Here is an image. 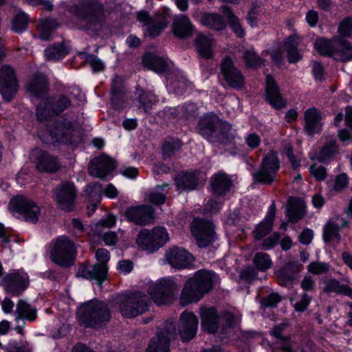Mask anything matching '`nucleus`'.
<instances>
[{"instance_id":"f704fd0d","label":"nucleus","mask_w":352,"mask_h":352,"mask_svg":"<svg viewBox=\"0 0 352 352\" xmlns=\"http://www.w3.org/2000/svg\"><path fill=\"white\" fill-rule=\"evenodd\" d=\"M40 207L31 199L23 197V221L35 224L38 221Z\"/></svg>"},{"instance_id":"4be33fe9","label":"nucleus","mask_w":352,"mask_h":352,"mask_svg":"<svg viewBox=\"0 0 352 352\" xmlns=\"http://www.w3.org/2000/svg\"><path fill=\"white\" fill-rule=\"evenodd\" d=\"M266 100L276 109H280L286 107V101L280 93L274 78L271 75L266 76Z\"/></svg>"},{"instance_id":"a19ab883","label":"nucleus","mask_w":352,"mask_h":352,"mask_svg":"<svg viewBox=\"0 0 352 352\" xmlns=\"http://www.w3.org/2000/svg\"><path fill=\"white\" fill-rule=\"evenodd\" d=\"M102 185L98 182H91L87 185L85 193L89 202L92 203L93 211H95L97 205L100 202Z\"/></svg>"},{"instance_id":"aec40b11","label":"nucleus","mask_w":352,"mask_h":352,"mask_svg":"<svg viewBox=\"0 0 352 352\" xmlns=\"http://www.w3.org/2000/svg\"><path fill=\"white\" fill-rule=\"evenodd\" d=\"M108 273V267L104 264L96 263L92 265L86 264H80L77 273V277L89 280H96L100 287L102 283L107 279Z\"/></svg>"},{"instance_id":"f8f14e48","label":"nucleus","mask_w":352,"mask_h":352,"mask_svg":"<svg viewBox=\"0 0 352 352\" xmlns=\"http://www.w3.org/2000/svg\"><path fill=\"white\" fill-rule=\"evenodd\" d=\"M190 230L196 244L200 248H206L212 245L217 239L214 226L210 221L195 219Z\"/></svg>"},{"instance_id":"e2e57ef3","label":"nucleus","mask_w":352,"mask_h":352,"mask_svg":"<svg viewBox=\"0 0 352 352\" xmlns=\"http://www.w3.org/2000/svg\"><path fill=\"white\" fill-rule=\"evenodd\" d=\"M37 318L36 307L23 301V320L34 321Z\"/></svg>"},{"instance_id":"6e6552de","label":"nucleus","mask_w":352,"mask_h":352,"mask_svg":"<svg viewBox=\"0 0 352 352\" xmlns=\"http://www.w3.org/2000/svg\"><path fill=\"white\" fill-rule=\"evenodd\" d=\"M179 287L173 278H162L148 288L154 302L160 306L171 304L176 298Z\"/></svg>"},{"instance_id":"13d9d810","label":"nucleus","mask_w":352,"mask_h":352,"mask_svg":"<svg viewBox=\"0 0 352 352\" xmlns=\"http://www.w3.org/2000/svg\"><path fill=\"white\" fill-rule=\"evenodd\" d=\"M131 298H137L135 300L138 302V303L134 304L133 306L135 308H138V307L142 306L144 309V313L146 312L148 307L151 304L150 298L145 294L138 292H135L130 295Z\"/></svg>"},{"instance_id":"4d7b16f0","label":"nucleus","mask_w":352,"mask_h":352,"mask_svg":"<svg viewBox=\"0 0 352 352\" xmlns=\"http://www.w3.org/2000/svg\"><path fill=\"white\" fill-rule=\"evenodd\" d=\"M179 148L180 144L179 141L173 140L171 141L164 142L162 146L164 159L166 160V158L173 156Z\"/></svg>"},{"instance_id":"72a5a7b5","label":"nucleus","mask_w":352,"mask_h":352,"mask_svg":"<svg viewBox=\"0 0 352 352\" xmlns=\"http://www.w3.org/2000/svg\"><path fill=\"white\" fill-rule=\"evenodd\" d=\"M137 298H131L130 295L125 296L120 301V311L121 314L126 318H133L144 313L143 307L135 308L133 306L135 303Z\"/></svg>"},{"instance_id":"f3484780","label":"nucleus","mask_w":352,"mask_h":352,"mask_svg":"<svg viewBox=\"0 0 352 352\" xmlns=\"http://www.w3.org/2000/svg\"><path fill=\"white\" fill-rule=\"evenodd\" d=\"M198 318L191 312H183L177 324L178 334L183 342L195 338L197 331Z\"/></svg>"},{"instance_id":"338daca9","label":"nucleus","mask_w":352,"mask_h":352,"mask_svg":"<svg viewBox=\"0 0 352 352\" xmlns=\"http://www.w3.org/2000/svg\"><path fill=\"white\" fill-rule=\"evenodd\" d=\"M325 286L324 287V292L326 293L335 292L339 294L341 291L342 285L340 284V282L335 278L329 279L325 281Z\"/></svg>"},{"instance_id":"b1692460","label":"nucleus","mask_w":352,"mask_h":352,"mask_svg":"<svg viewBox=\"0 0 352 352\" xmlns=\"http://www.w3.org/2000/svg\"><path fill=\"white\" fill-rule=\"evenodd\" d=\"M199 173L182 171L175 177L176 187L182 191L192 190L197 188L199 182Z\"/></svg>"},{"instance_id":"680f3d73","label":"nucleus","mask_w":352,"mask_h":352,"mask_svg":"<svg viewBox=\"0 0 352 352\" xmlns=\"http://www.w3.org/2000/svg\"><path fill=\"white\" fill-rule=\"evenodd\" d=\"M309 173L318 181L324 180L327 175L326 168L322 166H318L316 164L310 166Z\"/></svg>"},{"instance_id":"2eb2a0df","label":"nucleus","mask_w":352,"mask_h":352,"mask_svg":"<svg viewBox=\"0 0 352 352\" xmlns=\"http://www.w3.org/2000/svg\"><path fill=\"white\" fill-rule=\"evenodd\" d=\"M128 221L138 226H146L151 223L155 218L154 208L151 205L131 206L124 212Z\"/></svg>"},{"instance_id":"a211bd4d","label":"nucleus","mask_w":352,"mask_h":352,"mask_svg":"<svg viewBox=\"0 0 352 352\" xmlns=\"http://www.w3.org/2000/svg\"><path fill=\"white\" fill-rule=\"evenodd\" d=\"M302 265L298 261H289L275 272L278 283L284 287L292 286L298 278Z\"/></svg>"},{"instance_id":"a18cd8bd","label":"nucleus","mask_w":352,"mask_h":352,"mask_svg":"<svg viewBox=\"0 0 352 352\" xmlns=\"http://www.w3.org/2000/svg\"><path fill=\"white\" fill-rule=\"evenodd\" d=\"M338 151V146L335 140H331L329 143L324 145L319 153L315 157H311V160H316L320 163H326L331 160L334 155Z\"/></svg>"},{"instance_id":"4c0bfd02","label":"nucleus","mask_w":352,"mask_h":352,"mask_svg":"<svg viewBox=\"0 0 352 352\" xmlns=\"http://www.w3.org/2000/svg\"><path fill=\"white\" fill-rule=\"evenodd\" d=\"M195 45L199 54L205 58H210L212 56V39L204 34H199L195 39Z\"/></svg>"},{"instance_id":"393cba45","label":"nucleus","mask_w":352,"mask_h":352,"mask_svg":"<svg viewBox=\"0 0 352 352\" xmlns=\"http://www.w3.org/2000/svg\"><path fill=\"white\" fill-rule=\"evenodd\" d=\"M135 96L137 107L146 113H150L153 106L158 102L156 95L152 91L139 87L136 88Z\"/></svg>"},{"instance_id":"c85d7f7f","label":"nucleus","mask_w":352,"mask_h":352,"mask_svg":"<svg viewBox=\"0 0 352 352\" xmlns=\"http://www.w3.org/2000/svg\"><path fill=\"white\" fill-rule=\"evenodd\" d=\"M275 214L276 206L273 202L269 208L268 213L265 219L258 224L255 230L253 231L254 237L256 240H261L272 231Z\"/></svg>"},{"instance_id":"0e129e2a","label":"nucleus","mask_w":352,"mask_h":352,"mask_svg":"<svg viewBox=\"0 0 352 352\" xmlns=\"http://www.w3.org/2000/svg\"><path fill=\"white\" fill-rule=\"evenodd\" d=\"M85 60L90 65L94 72H100L104 69L102 62L94 54H87L85 56Z\"/></svg>"},{"instance_id":"dca6fc26","label":"nucleus","mask_w":352,"mask_h":352,"mask_svg":"<svg viewBox=\"0 0 352 352\" xmlns=\"http://www.w3.org/2000/svg\"><path fill=\"white\" fill-rule=\"evenodd\" d=\"M116 168V161L107 155H101L92 159L88 166L89 174L95 177L104 179Z\"/></svg>"},{"instance_id":"a878e982","label":"nucleus","mask_w":352,"mask_h":352,"mask_svg":"<svg viewBox=\"0 0 352 352\" xmlns=\"http://www.w3.org/2000/svg\"><path fill=\"white\" fill-rule=\"evenodd\" d=\"M335 49L333 58L337 61L347 62L352 60V43L340 36H334Z\"/></svg>"},{"instance_id":"cd10ccee","label":"nucleus","mask_w":352,"mask_h":352,"mask_svg":"<svg viewBox=\"0 0 352 352\" xmlns=\"http://www.w3.org/2000/svg\"><path fill=\"white\" fill-rule=\"evenodd\" d=\"M27 91L31 96L39 98L48 91V82L45 76L36 74L27 86Z\"/></svg>"},{"instance_id":"9d476101","label":"nucleus","mask_w":352,"mask_h":352,"mask_svg":"<svg viewBox=\"0 0 352 352\" xmlns=\"http://www.w3.org/2000/svg\"><path fill=\"white\" fill-rule=\"evenodd\" d=\"M280 168V162L276 153L271 151L263 158L260 168L253 173L255 182L263 185H270L276 180Z\"/></svg>"},{"instance_id":"58836bf2","label":"nucleus","mask_w":352,"mask_h":352,"mask_svg":"<svg viewBox=\"0 0 352 352\" xmlns=\"http://www.w3.org/2000/svg\"><path fill=\"white\" fill-rule=\"evenodd\" d=\"M167 82L170 90L179 95L182 94L190 85V82L186 78L177 74H169Z\"/></svg>"},{"instance_id":"39448f33","label":"nucleus","mask_w":352,"mask_h":352,"mask_svg":"<svg viewBox=\"0 0 352 352\" xmlns=\"http://www.w3.org/2000/svg\"><path fill=\"white\" fill-rule=\"evenodd\" d=\"M201 327L209 333H214L219 329L222 338L231 336L235 325L234 316L225 311L220 316L214 307L205 308L201 311Z\"/></svg>"},{"instance_id":"37998d69","label":"nucleus","mask_w":352,"mask_h":352,"mask_svg":"<svg viewBox=\"0 0 352 352\" xmlns=\"http://www.w3.org/2000/svg\"><path fill=\"white\" fill-rule=\"evenodd\" d=\"M69 52L63 42L54 43L45 50V56L48 60H58Z\"/></svg>"},{"instance_id":"09e8293b","label":"nucleus","mask_w":352,"mask_h":352,"mask_svg":"<svg viewBox=\"0 0 352 352\" xmlns=\"http://www.w3.org/2000/svg\"><path fill=\"white\" fill-rule=\"evenodd\" d=\"M3 285L8 292L19 294L21 291L22 282L19 274H10L3 279Z\"/></svg>"},{"instance_id":"ddd939ff","label":"nucleus","mask_w":352,"mask_h":352,"mask_svg":"<svg viewBox=\"0 0 352 352\" xmlns=\"http://www.w3.org/2000/svg\"><path fill=\"white\" fill-rule=\"evenodd\" d=\"M220 75L226 84L233 89H241L245 85L244 76L230 56L222 59L220 63Z\"/></svg>"},{"instance_id":"423d86ee","label":"nucleus","mask_w":352,"mask_h":352,"mask_svg":"<svg viewBox=\"0 0 352 352\" xmlns=\"http://www.w3.org/2000/svg\"><path fill=\"white\" fill-rule=\"evenodd\" d=\"M49 133L52 139L60 144L76 145L81 140L80 131L65 118L57 119L50 125Z\"/></svg>"},{"instance_id":"f03ea898","label":"nucleus","mask_w":352,"mask_h":352,"mask_svg":"<svg viewBox=\"0 0 352 352\" xmlns=\"http://www.w3.org/2000/svg\"><path fill=\"white\" fill-rule=\"evenodd\" d=\"M216 280L217 276L212 272L206 270L197 271L185 283L180 295V304L186 306L199 301L213 289Z\"/></svg>"},{"instance_id":"473e14b6","label":"nucleus","mask_w":352,"mask_h":352,"mask_svg":"<svg viewBox=\"0 0 352 352\" xmlns=\"http://www.w3.org/2000/svg\"><path fill=\"white\" fill-rule=\"evenodd\" d=\"M305 208V205L302 200L290 197L286 208V216L289 221L292 223H297L304 217Z\"/></svg>"},{"instance_id":"864d4df0","label":"nucleus","mask_w":352,"mask_h":352,"mask_svg":"<svg viewBox=\"0 0 352 352\" xmlns=\"http://www.w3.org/2000/svg\"><path fill=\"white\" fill-rule=\"evenodd\" d=\"M52 105L50 102L47 99L46 102L43 104H40L36 107V116L39 121H44L47 120L51 116H56L52 111Z\"/></svg>"},{"instance_id":"f257e3e1","label":"nucleus","mask_w":352,"mask_h":352,"mask_svg":"<svg viewBox=\"0 0 352 352\" xmlns=\"http://www.w3.org/2000/svg\"><path fill=\"white\" fill-rule=\"evenodd\" d=\"M199 133L214 146L225 148H230L232 155H236L234 147L235 135L232 126L221 120L213 113H208L201 117L198 124Z\"/></svg>"},{"instance_id":"1a4fd4ad","label":"nucleus","mask_w":352,"mask_h":352,"mask_svg":"<svg viewBox=\"0 0 352 352\" xmlns=\"http://www.w3.org/2000/svg\"><path fill=\"white\" fill-rule=\"evenodd\" d=\"M168 240L166 230L164 227H155L151 230L142 229L138 234L136 243L142 250L153 253L164 246Z\"/></svg>"},{"instance_id":"c03bdc74","label":"nucleus","mask_w":352,"mask_h":352,"mask_svg":"<svg viewBox=\"0 0 352 352\" xmlns=\"http://www.w3.org/2000/svg\"><path fill=\"white\" fill-rule=\"evenodd\" d=\"M167 25L168 22L164 17L153 19L151 22L144 24L146 26L144 34L152 38H155L161 34Z\"/></svg>"},{"instance_id":"8fccbe9b","label":"nucleus","mask_w":352,"mask_h":352,"mask_svg":"<svg viewBox=\"0 0 352 352\" xmlns=\"http://www.w3.org/2000/svg\"><path fill=\"white\" fill-rule=\"evenodd\" d=\"M340 226L333 221H329L323 229V239L326 243H329L333 240L340 241Z\"/></svg>"},{"instance_id":"774afa93","label":"nucleus","mask_w":352,"mask_h":352,"mask_svg":"<svg viewBox=\"0 0 352 352\" xmlns=\"http://www.w3.org/2000/svg\"><path fill=\"white\" fill-rule=\"evenodd\" d=\"M280 235L278 232H274L271 236L263 240L262 242V248L265 250L273 248L279 241Z\"/></svg>"},{"instance_id":"052dcab7","label":"nucleus","mask_w":352,"mask_h":352,"mask_svg":"<svg viewBox=\"0 0 352 352\" xmlns=\"http://www.w3.org/2000/svg\"><path fill=\"white\" fill-rule=\"evenodd\" d=\"M280 300L281 297L278 294L272 293L269 296L261 298V305L263 309L276 307Z\"/></svg>"},{"instance_id":"e433bc0d","label":"nucleus","mask_w":352,"mask_h":352,"mask_svg":"<svg viewBox=\"0 0 352 352\" xmlns=\"http://www.w3.org/2000/svg\"><path fill=\"white\" fill-rule=\"evenodd\" d=\"M289 323L283 322L275 326L270 331L271 335L278 338L280 341V348L285 352H294L292 348L290 336H283V332L288 328Z\"/></svg>"},{"instance_id":"412c9836","label":"nucleus","mask_w":352,"mask_h":352,"mask_svg":"<svg viewBox=\"0 0 352 352\" xmlns=\"http://www.w3.org/2000/svg\"><path fill=\"white\" fill-rule=\"evenodd\" d=\"M168 263L175 269L189 268L194 261L193 256L184 249L175 247L169 249L166 254Z\"/></svg>"},{"instance_id":"79ce46f5","label":"nucleus","mask_w":352,"mask_h":352,"mask_svg":"<svg viewBox=\"0 0 352 352\" xmlns=\"http://www.w3.org/2000/svg\"><path fill=\"white\" fill-rule=\"evenodd\" d=\"M298 37L294 35L290 36L284 42L285 50L287 53V58L291 63H295L302 58L298 52Z\"/></svg>"},{"instance_id":"bb28decb","label":"nucleus","mask_w":352,"mask_h":352,"mask_svg":"<svg viewBox=\"0 0 352 352\" xmlns=\"http://www.w3.org/2000/svg\"><path fill=\"white\" fill-rule=\"evenodd\" d=\"M195 31L194 26L184 14L176 16L173 24V32L175 36L185 38L190 36Z\"/></svg>"},{"instance_id":"de8ad7c7","label":"nucleus","mask_w":352,"mask_h":352,"mask_svg":"<svg viewBox=\"0 0 352 352\" xmlns=\"http://www.w3.org/2000/svg\"><path fill=\"white\" fill-rule=\"evenodd\" d=\"M47 99L50 102L51 105H52V111L57 115L72 105L70 98L64 94H58Z\"/></svg>"},{"instance_id":"2f4dec72","label":"nucleus","mask_w":352,"mask_h":352,"mask_svg":"<svg viewBox=\"0 0 352 352\" xmlns=\"http://www.w3.org/2000/svg\"><path fill=\"white\" fill-rule=\"evenodd\" d=\"M200 23L214 31H222L226 28L223 16L217 12H204L200 17Z\"/></svg>"},{"instance_id":"20e7f679","label":"nucleus","mask_w":352,"mask_h":352,"mask_svg":"<svg viewBox=\"0 0 352 352\" xmlns=\"http://www.w3.org/2000/svg\"><path fill=\"white\" fill-rule=\"evenodd\" d=\"M77 314L80 324L86 328H100L111 318V311L107 305L96 299L83 303Z\"/></svg>"},{"instance_id":"6e6d98bb","label":"nucleus","mask_w":352,"mask_h":352,"mask_svg":"<svg viewBox=\"0 0 352 352\" xmlns=\"http://www.w3.org/2000/svg\"><path fill=\"white\" fill-rule=\"evenodd\" d=\"M338 34L342 38L347 39L352 35V17L347 16L340 21L338 26Z\"/></svg>"},{"instance_id":"bf43d9fd","label":"nucleus","mask_w":352,"mask_h":352,"mask_svg":"<svg viewBox=\"0 0 352 352\" xmlns=\"http://www.w3.org/2000/svg\"><path fill=\"white\" fill-rule=\"evenodd\" d=\"M329 269L330 265L328 263L318 261L311 262L307 267L309 272L316 275L327 272Z\"/></svg>"},{"instance_id":"3c124183","label":"nucleus","mask_w":352,"mask_h":352,"mask_svg":"<svg viewBox=\"0 0 352 352\" xmlns=\"http://www.w3.org/2000/svg\"><path fill=\"white\" fill-rule=\"evenodd\" d=\"M253 263L256 268L259 270L264 272L272 266V260L270 256L266 253L258 252L254 257Z\"/></svg>"},{"instance_id":"c756f323","label":"nucleus","mask_w":352,"mask_h":352,"mask_svg":"<svg viewBox=\"0 0 352 352\" xmlns=\"http://www.w3.org/2000/svg\"><path fill=\"white\" fill-rule=\"evenodd\" d=\"M143 65L157 74H163L168 71L167 60L154 53H146L142 58Z\"/></svg>"},{"instance_id":"0eeeda50","label":"nucleus","mask_w":352,"mask_h":352,"mask_svg":"<svg viewBox=\"0 0 352 352\" xmlns=\"http://www.w3.org/2000/svg\"><path fill=\"white\" fill-rule=\"evenodd\" d=\"M76 258V249L74 243L67 236L56 239L50 252L52 261L63 268L74 265Z\"/></svg>"},{"instance_id":"49530a36","label":"nucleus","mask_w":352,"mask_h":352,"mask_svg":"<svg viewBox=\"0 0 352 352\" xmlns=\"http://www.w3.org/2000/svg\"><path fill=\"white\" fill-rule=\"evenodd\" d=\"M334 36L327 40L324 38H320L316 40L314 43V48L321 55L333 58V54L335 49Z\"/></svg>"},{"instance_id":"ea45409f","label":"nucleus","mask_w":352,"mask_h":352,"mask_svg":"<svg viewBox=\"0 0 352 352\" xmlns=\"http://www.w3.org/2000/svg\"><path fill=\"white\" fill-rule=\"evenodd\" d=\"M220 11L223 13L224 16L227 18L228 25L236 36L239 38L243 37L245 32L239 23L238 17L234 14L231 8L228 6H222L220 8Z\"/></svg>"},{"instance_id":"9b49d317","label":"nucleus","mask_w":352,"mask_h":352,"mask_svg":"<svg viewBox=\"0 0 352 352\" xmlns=\"http://www.w3.org/2000/svg\"><path fill=\"white\" fill-rule=\"evenodd\" d=\"M52 197L60 210L66 212L75 210L77 190L74 183L62 182L52 190Z\"/></svg>"},{"instance_id":"6ab92c4d","label":"nucleus","mask_w":352,"mask_h":352,"mask_svg":"<svg viewBox=\"0 0 352 352\" xmlns=\"http://www.w3.org/2000/svg\"><path fill=\"white\" fill-rule=\"evenodd\" d=\"M35 157L36 168L40 172L55 173L61 168V163L56 157L49 155L41 149H36L32 153Z\"/></svg>"},{"instance_id":"7ed1b4c3","label":"nucleus","mask_w":352,"mask_h":352,"mask_svg":"<svg viewBox=\"0 0 352 352\" xmlns=\"http://www.w3.org/2000/svg\"><path fill=\"white\" fill-rule=\"evenodd\" d=\"M69 11L85 21L87 30L98 31L104 21V6L99 0H78L69 8Z\"/></svg>"},{"instance_id":"69168bd1","label":"nucleus","mask_w":352,"mask_h":352,"mask_svg":"<svg viewBox=\"0 0 352 352\" xmlns=\"http://www.w3.org/2000/svg\"><path fill=\"white\" fill-rule=\"evenodd\" d=\"M257 272L252 267H248L240 272V278L246 283H252L256 277Z\"/></svg>"},{"instance_id":"603ef678","label":"nucleus","mask_w":352,"mask_h":352,"mask_svg":"<svg viewBox=\"0 0 352 352\" xmlns=\"http://www.w3.org/2000/svg\"><path fill=\"white\" fill-rule=\"evenodd\" d=\"M243 58L246 66L249 67L258 68L264 65L265 60L259 57L254 51L246 50Z\"/></svg>"},{"instance_id":"c9c22d12","label":"nucleus","mask_w":352,"mask_h":352,"mask_svg":"<svg viewBox=\"0 0 352 352\" xmlns=\"http://www.w3.org/2000/svg\"><path fill=\"white\" fill-rule=\"evenodd\" d=\"M145 352H170V338L162 333L153 337Z\"/></svg>"},{"instance_id":"5701e85b","label":"nucleus","mask_w":352,"mask_h":352,"mask_svg":"<svg viewBox=\"0 0 352 352\" xmlns=\"http://www.w3.org/2000/svg\"><path fill=\"white\" fill-rule=\"evenodd\" d=\"M305 131L309 135L320 133L322 128V113L316 108H309L304 113Z\"/></svg>"},{"instance_id":"4468645a","label":"nucleus","mask_w":352,"mask_h":352,"mask_svg":"<svg viewBox=\"0 0 352 352\" xmlns=\"http://www.w3.org/2000/svg\"><path fill=\"white\" fill-rule=\"evenodd\" d=\"M17 81L14 69L5 65L0 67V94L5 100L10 101L17 91Z\"/></svg>"},{"instance_id":"5fc2aeb1","label":"nucleus","mask_w":352,"mask_h":352,"mask_svg":"<svg viewBox=\"0 0 352 352\" xmlns=\"http://www.w3.org/2000/svg\"><path fill=\"white\" fill-rule=\"evenodd\" d=\"M8 208L12 217L20 219L22 216V197H13L8 204Z\"/></svg>"},{"instance_id":"7c9ffc66","label":"nucleus","mask_w":352,"mask_h":352,"mask_svg":"<svg viewBox=\"0 0 352 352\" xmlns=\"http://www.w3.org/2000/svg\"><path fill=\"white\" fill-rule=\"evenodd\" d=\"M232 186L231 179L225 173H217L211 179L212 192L217 196L224 195L230 190Z\"/></svg>"}]
</instances>
